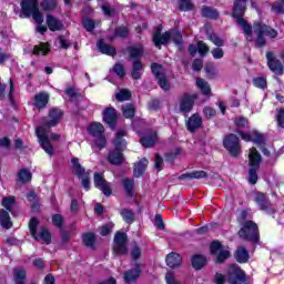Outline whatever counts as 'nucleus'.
I'll list each match as a JSON object with an SVG mask.
<instances>
[{
    "label": "nucleus",
    "mask_w": 284,
    "mask_h": 284,
    "mask_svg": "<svg viewBox=\"0 0 284 284\" xmlns=\"http://www.w3.org/2000/svg\"><path fill=\"white\" fill-rule=\"evenodd\" d=\"M239 134L243 139V141H252L256 145H263L265 141V136L258 133V131H253L251 134L240 131Z\"/></svg>",
    "instance_id": "15"
},
{
    "label": "nucleus",
    "mask_w": 284,
    "mask_h": 284,
    "mask_svg": "<svg viewBox=\"0 0 284 284\" xmlns=\"http://www.w3.org/2000/svg\"><path fill=\"white\" fill-rule=\"evenodd\" d=\"M266 59H267V65L274 74H283V63H281V60L276 59L273 52H267L266 53Z\"/></svg>",
    "instance_id": "13"
},
{
    "label": "nucleus",
    "mask_w": 284,
    "mask_h": 284,
    "mask_svg": "<svg viewBox=\"0 0 284 284\" xmlns=\"http://www.w3.org/2000/svg\"><path fill=\"white\" fill-rule=\"evenodd\" d=\"M165 283L166 284H183V282L179 281V278L176 277V274L172 271H169L165 274Z\"/></svg>",
    "instance_id": "50"
},
{
    "label": "nucleus",
    "mask_w": 284,
    "mask_h": 284,
    "mask_svg": "<svg viewBox=\"0 0 284 284\" xmlns=\"http://www.w3.org/2000/svg\"><path fill=\"white\" fill-rule=\"evenodd\" d=\"M151 70L156 79H160L161 77L165 75V71H163V65H161V64L152 63Z\"/></svg>",
    "instance_id": "45"
},
{
    "label": "nucleus",
    "mask_w": 284,
    "mask_h": 284,
    "mask_svg": "<svg viewBox=\"0 0 284 284\" xmlns=\"http://www.w3.org/2000/svg\"><path fill=\"white\" fill-rule=\"evenodd\" d=\"M37 227H39V220H37V217H32L29 222V230L32 239L39 241V235H37Z\"/></svg>",
    "instance_id": "43"
},
{
    "label": "nucleus",
    "mask_w": 284,
    "mask_h": 284,
    "mask_svg": "<svg viewBox=\"0 0 284 284\" xmlns=\"http://www.w3.org/2000/svg\"><path fill=\"white\" fill-rule=\"evenodd\" d=\"M226 281H227V277L221 273H216L213 277V283L215 284H225Z\"/></svg>",
    "instance_id": "61"
},
{
    "label": "nucleus",
    "mask_w": 284,
    "mask_h": 284,
    "mask_svg": "<svg viewBox=\"0 0 284 284\" xmlns=\"http://www.w3.org/2000/svg\"><path fill=\"white\" fill-rule=\"evenodd\" d=\"M191 263L194 270H203V266L207 265V258L203 255H193Z\"/></svg>",
    "instance_id": "28"
},
{
    "label": "nucleus",
    "mask_w": 284,
    "mask_h": 284,
    "mask_svg": "<svg viewBox=\"0 0 284 284\" xmlns=\"http://www.w3.org/2000/svg\"><path fill=\"white\" fill-rule=\"evenodd\" d=\"M39 239L41 241H44L47 243V245H48L52 241V235H50V232L48 230L41 229V231H40V233L38 235V241H39Z\"/></svg>",
    "instance_id": "51"
},
{
    "label": "nucleus",
    "mask_w": 284,
    "mask_h": 284,
    "mask_svg": "<svg viewBox=\"0 0 284 284\" xmlns=\"http://www.w3.org/2000/svg\"><path fill=\"white\" fill-rule=\"evenodd\" d=\"M204 70L209 77H216V67L213 63L206 64Z\"/></svg>",
    "instance_id": "64"
},
{
    "label": "nucleus",
    "mask_w": 284,
    "mask_h": 284,
    "mask_svg": "<svg viewBox=\"0 0 284 284\" xmlns=\"http://www.w3.org/2000/svg\"><path fill=\"white\" fill-rule=\"evenodd\" d=\"M0 225L4 227V230H10L12 227V220H10V213L6 210H0Z\"/></svg>",
    "instance_id": "34"
},
{
    "label": "nucleus",
    "mask_w": 284,
    "mask_h": 284,
    "mask_svg": "<svg viewBox=\"0 0 284 284\" xmlns=\"http://www.w3.org/2000/svg\"><path fill=\"white\" fill-rule=\"evenodd\" d=\"M223 145L231 156L236 158L241 154V143L239 142V136H236V134L231 133L226 135L223 140Z\"/></svg>",
    "instance_id": "9"
},
{
    "label": "nucleus",
    "mask_w": 284,
    "mask_h": 284,
    "mask_svg": "<svg viewBox=\"0 0 284 284\" xmlns=\"http://www.w3.org/2000/svg\"><path fill=\"white\" fill-rule=\"evenodd\" d=\"M113 252L118 256H125V254H128V234L121 232L115 233Z\"/></svg>",
    "instance_id": "8"
},
{
    "label": "nucleus",
    "mask_w": 284,
    "mask_h": 284,
    "mask_svg": "<svg viewBox=\"0 0 284 284\" xmlns=\"http://www.w3.org/2000/svg\"><path fill=\"white\" fill-rule=\"evenodd\" d=\"M236 23L242 28L246 39H250L252 41V26L247 23V21L243 18H236Z\"/></svg>",
    "instance_id": "31"
},
{
    "label": "nucleus",
    "mask_w": 284,
    "mask_h": 284,
    "mask_svg": "<svg viewBox=\"0 0 284 284\" xmlns=\"http://www.w3.org/2000/svg\"><path fill=\"white\" fill-rule=\"evenodd\" d=\"M93 183L98 190H101L104 196H112V187L110 184L103 179V173H94Z\"/></svg>",
    "instance_id": "12"
},
{
    "label": "nucleus",
    "mask_w": 284,
    "mask_h": 284,
    "mask_svg": "<svg viewBox=\"0 0 284 284\" xmlns=\"http://www.w3.org/2000/svg\"><path fill=\"white\" fill-rule=\"evenodd\" d=\"M41 8L45 12H52V10H57V0H44L41 3Z\"/></svg>",
    "instance_id": "44"
},
{
    "label": "nucleus",
    "mask_w": 284,
    "mask_h": 284,
    "mask_svg": "<svg viewBox=\"0 0 284 284\" xmlns=\"http://www.w3.org/2000/svg\"><path fill=\"white\" fill-rule=\"evenodd\" d=\"M27 272L26 268H13V281L16 284H26Z\"/></svg>",
    "instance_id": "30"
},
{
    "label": "nucleus",
    "mask_w": 284,
    "mask_h": 284,
    "mask_svg": "<svg viewBox=\"0 0 284 284\" xmlns=\"http://www.w3.org/2000/svg\"><path fill=\"white\" fill-rule=\"evenodd\" d=\"M141 276V264L136 263L132 270L124 273L125 283H134Z\"/></svg>",
    "instance_id": "19"
},
{
    "label": "nucleus",
    "mask_w": 284,
    "mask_h": 284,
    "mask_svg": "<svg viewBox=\"0 0 284 284\" xmlns=\"http://www.w3.org/2000/svg\"><path fill=\"white\" fill-rule=\"evenodd\" d=\"M103 121L110 128H114V123H116V111L114 108H106L103 112Z\"/></svg>",
    "instance_id": "22"
},
{
    "label": "nucleus",
    "mask_w": 284,
    "mask_h": 284,
    "mask_svg": "<svg viewBox=\"0 0 284 284\" xmlns=\"http://www.w3.org/2000/svg\"><path fill=\"white\" fill-rule=\"evenodd\" d=\"M194 101H196V97L190 93L182 94L179 98L180 112L182 114H189V112L194 108Z\"/></svg>",
    "instance_id": "10"
},
{
    "label": "nucleus",
    "mask_w": 284,
    "mask_h": 284,
    "mask_svg": "<svg viewBox=\"0 0 284 284\" xmlns=\"http://www.w3.org/2000/svg\"><path fill=\"white\" fill-rule=\"evenodd\" d=\"M121 183L124 187L126 196H130V199H132V196H134V180L125 178L121 181Z\"/></svg>",
    "instance_id": "32"
},
{
    "label": "nucleus",
    "mask_w": 284,
    "mask_h": 284,
    "mask_svg": "<svg viewBox=\"0 0 284 284\" xmlns=\"http://www.w3.org/2000/svg\"><path fill=\"white\" fill-rule=\"evenodd\" d=\"M122 112L125 119H132L134 118V113L136 112V110L134 109L133 104H126L122 106Z\"/></svg>",
    "instance_id": "47"
},
{
    "label": "nucleus",
    "mask_w": 284,
    "mask_h": 284,
    "mask_svg": "<svg viewBox=\"0 0 284 284\" xmlns=\"http://www.w3.org/2000/svg\"><path fill=\"white\" fill-rule=\"evenodd\" d=\"M202 16L206 19H219V11L212 7L204 6L202 8Z\"/></svg>",
    "instance_id": "38"
},
{
    "label": "nucleus",
    "mask_w": 284,
    "mask_h": 284,
    "mask_svg": "<svg viewBox=\"0 0 284 284\" xmlns=\"http://www.w3.org/2000/svg\"><path fill=\"white\" fill-rule=\"evenodd\" d=\"M120 214L123 221H125V223H128L129 225L132 224L133 221H135L134 211L130 209H122Z\"/></svg>",
    "instance_id": "39"
},
{
    "label": "nucleus",
    "mask_w": 284,
    "mask_h": 284,
    "mask_svg": "<svg viewBox=\"0 0 284 284\" xmlns=\"http://www.w3.org/2000/svg\"><path fill=\"white\" fill-rule=\"evenodd\" d=\"M253 32L256 34V48H263L267 43L265 37H271V39H276V37H278V31L271 29L267 24L261 21L254 22Z\"/></svg>",
    "instance_id": "4"
},
{
    "label": "nucleus",
    "mask_w": 284,
    "mask_h": 284,
    "mask_svg": "<svg viewBox=\"0 0 284 284\" xmlns=\"http://www.w3.org/2000/svg\"><path fill=\"white\" fill-rule=\"evenodd\" d=\"M158 83H159L160 88L162 90H164L165 92H168V90H170V84L168 83V78H165V75H161L160 78H158Z\"/></svg>",
    "instance_id": "57"
},
{
    "label": "nucleus",
    "mask_w": 284,
    "mask_h": 284,
    "mask_svg": "<svg viewBox=\"0 0 284 284\" xmlns=\"http://www.w3.org/2000/svg\"><path fill=\"white\" fill-rule=\"evenodd\" d=\"M114 227V224L109 223V224H104L100 227V234L101 236H108V234H110L112 232V229Z\"/></svg>",
    "instance_id": "58"
},
{
    "label": "nucleus",
    "mask_w": 284,
    "mask_h": 284,
    "mask_svg": "<svg viewBox=\"0 0 284 284\" xmlns=\"http://www.w3.org/2000/svg\"><path fill=\"white\" fill-rule=\"evenodd\" d=\"M148 159L143 158L134 165L133 174L135 179H139L140 176H143V173L145 172L148 168Z\"/></svg>",
    "instance_id": "26"
},
{
    "label": "nucleus",
    "mask_w": 284,
    "mask_h": 284,
    "mask_svg": "<svg viewBox=\"0 0 284 284\" xmlns=\"http://www.w3.org/2000/svg\"><path fill=\"white\" fill-rule=\"evenodd\" d=\"M210 250H211V254H219L221 250H223V245L220 244V242H212Z\"/></svg>",
    "instance_id": "62"
},
{
    "label": "nucleus",
    "mask_w": 284,
    "mask_h": 284,
    "mask_svg": "<svg viewBox=\"0 0 284 284\" xmlns=\"http://www.w3.org/2000/svg\"><path fill=\"white\" fill-rule=\"evenodd\" d=\"M27 199L31 202L32 212H39V195H37L34 191H30L29 194H27Z\"/></svg>",
    "instance_id": "37"
},
{
    "label": "nucleus",
    "mask_w": 284,
    "mask_h": 284,
    "mask_svg": "<svg viewBox=\"0 0 284 284\" xmlns=\"http://www.w3.org/2000/svg\"><path fill=\"white\" fill-rule=\"evenodd\" d=\"M73 174L81 180L82 186L88 191L90 190V173L85 171V168L81 166L79 158H73L71 160Z\"/></svg>",
    "instance_id": "7"
},
{
    "label": "nucleus",
    "mask_w": 284,
    "mask_h": 284,
    "mask_svg": "<svg viewBox=\"0 0 284 284\" xmlns=\"http://www.w3.org/2000/svg\"><path fill=\"white\" fill-rule=\"evenodd\" d=\"M61 119H63V111L59 108H52L49 110L48 118L42 119V125L36 128V134L40 146L50 156L54 154V146H52V143H50L45 128H57V125L61 123Z\"/></svg>",
    "instance_id": "1"
},
{
    "label": "nucleus",
    "mask_w": 284,
    "mask_h": 284,
    "mask_svg": "<svg viewBox=\"0 0 284 284\" xmlns=\"http://www.w3.org/2000/svg\"><path fill=\"white\" fill-rule=\"evenodd\" d=\"M20 6V19H30V17H32L34 23L38 26L43 23V14L39 11L38 0H22Z\"/></svg>",
    "instance_id": "2"
},
{
    "label": "nucleus",
    "mask_w": 284,
    "mask_h": 284,
    "mask_svg": "<svg viewBox=\"0 0 284 284\" xmlns=\"http://www.w3.org/2000/svg\"><path fill=\"white\" fill-rule=\"evenodd\" d=\"M207 37L217 48H223V45H225V40L221 39L216 33H207Z\"/></svg>",
    "instance_id": "46"
},
{
    "label": "nucleus",
    "mask_w": 284,
    "mask_h": 284,
    "mask_svg": "<svg viewBox=\"0 0 284 284\" xmlns=\"http://www.w3.org/2000/svg\"><path fill=\"white\" fill-rule=\"evenodd\" d=\"M153 43L155 48H161L162 45H168L170 43L169 31L161 34V27H158L153 33Z\"/></svg>",
    "instance_id": "14"
},
{
    "label": "nucleus",
    "mask_w": 284,
    "mask_h": 284,
    "mask_svg": "<svg viewBox=\"0 0 284 284\" xmlns=\"http://www.w3.org/2000/svg\"><path fill=\"white\" fill-rule=\"evenodd\" d=\"M170 39H172L173 43H176V45L181 44V41H183V36H181V32L179 31H169Z\"/></svg>",
    "instance_id": "52"
},
{
    "label": "nucleus",
    "mask_w": 284,
    "mask_h": 284,
    "mask_svg": "<svg viewBox=\"0 0 284 284\" xmlns=\"http://www.w3.org/2000/svg\"><path fill=\"white\" fill-rule=\"evenodd\" d=\"M49 101H50V94L48 92H40L34 95L33 105L38 110H43L44 108H47Z\"/></svg>",
    "instance_id": "16"
},
{
    "label": "nucleus",
    "mask_w": 284,
    "mask_h": 284,
    "mask_svg": "<svg viewBox=\"0 0 284 284\" xmlns=\"http://www.w3.org/2000/svg\"><path fill=\"white\" fill-rule=\"evenodd\" d=\"M272 10L276 14H284V0H282L281 2L273 3L272 4Z\"/></svg>",
    "instance_id": "55"
},
{
    "label": "nucleus",
    "mask_w": 284,
    "mask_h": 284,
    "mask_svg": "<svg viewBox=\"0 0 284 284\" xmlns=\"http://www.w3.org/2000/svg\"><path fill=\"white\" fill-rule=\"evenodd\" d=\"M83 244L85 247H90L91 250H97L94 244L97 243V235L94 233H85L82 236Z\"/></svg>",
    "instance_id": "35"
},
{
    "label": "nucleus",
    "mask_w": 284,
    "mask_h": 284,
    "mask_svg": "<svg viewBox=\"0 0 284 284\" xmlns=\"http://www.w3.org/2000/svg\"><path fill=\"white\" fill-rule=\"evenodd\" d=\"M178 4L181 12H189L190 10H194V3L192 0H179Z\"/></svg>",
    "instance_id": "40"
},
{
    "label": "nucleus",
    "mask_w": 284,
    "mask_h": 284,
    "mask_svg": "<svg viewBox=\"0 0 284 284\" xmlns=\"http://www.w3.org/2000/svg\"><path fill=\"white\" fill-rule=\"evenodd\" d=\"M235 261H237V263H247V261H250V253L245 246L237 247L235 252Z\"/></svg>",
    "instance_id": "27"
},
{
    "label": "nucleus",
    "mask_w": 284,
    "mask_h": 284,
    "mask_svg": "<svg viewBox=\"0 0 284 284\" xmlns=\"http://www.w3.org/2000/svg\"><path fill=\"white\" fill-rule=\"evenodd\" d=\"M156 131H149L146 135L141 138L140 143L143 148H154V143H156Z\"/></svg>",
    "instance_id": "21"
},
{
    "label": "nucleus",
    "mask_w": 284,
    "mask_h": 284,
    "mask_svg": "<svg viewBox=\"0 0 284 284\" xmlns=\"http://www.w3.org/2000/svg\"><path fill=\"white\" fill-rule=\"evenodd\" d=\"M203 114L206 119H212L216 116V110H214L212 106H205L203 109Z\"/></svg>",
    "instance_id": "60"
},
{
    "label": "nucleus",
    "mask_w": 284,
    "mask_h": 284,
    "mask_svg": "<svg viewBox=\"0 0 284 284\" xmlns=\"http://www.w3.org/2000/svg\"><path fill=\"white\" fill-rule=\"evenodd\" d=\"M113 72L120 77V79H123L125 77V67L121 63H115L113 67Z\"/></svg>",
    "instance_id": "54"
},
{
    "label": "nucleus",
    "mask_w": 284,
    "mask_h": 284,
    "mask_svg": "<svg viewBox=\"0 0 284 284\" xmlns=\"http://www.w3.org/2000/svg\"><path fill=\"white\" fill-rule=\"evenodd\" d=\"M234 123H235L236 128H245V125H247L248 121H247V118H245V116H239L234 120Z\"/></svg>",
    "instance_id": "63"
},
{
    "label": "nucleus",
    "mask_w": 284,
    "mask_h": 284,
    "mask_svg": "<svg viewBox=\"0 0 284 284\" xmlns=\"http://www.w3.org/2000/svg\"><path fill=\"white\" fill-rule=\"evenodd\" d=\"M182 261L183 260L181 258V255L174 252L170 253L166 256V265L173 270L176 267H181Z\"/></svg>",
    "instance_id": "23"
},
{
    "label": "nucleus",
    "mask_w": 284,
    "mask_h": 284,
    "mask_svg": "<svg viewBox=\"0 0 284 284\" xmlns=\"http://www.w3.org/2000/svg\"><path fill=\"white\" fill-rule=\"evenodd\" d=\"M47 26L51 32H59L64 28L63 22L52 14L47 16Z\"/></svg>",
    "instance_id": "20"
},
{
    "label": "nucleus",
    "mask_w": 284,
    "mask_h": 284,
    "mask_svg": "<svg viewBox=\"0 0 284 284\" xmlns=\"http://www.w3.org/2000/svg\"><path fill=\"white\" fill-rule=\"evenodd\" d=\"M16 199L14 196H8L2 200V206L8 210V212H11L12 214V209L14 207Z\"/></svg>",
    "instance_id": "48"
},
{
    "label": "nucleus",
    "mask_w": 284,
    "mask_h": 284,
    "mask_svg": "<svg viewBox=\"0 0 284 284\" xmlns=\"http://www.w3.org/2000/svg\"><path fill=\"white\" fill-rule=\"evenodd\" d=\"M245 10H247V0H235L233 6V17L234 19H241L245 16Z\"/></svg>",
    "instance_id": "18"
},
{
    "label": "nucleus",
    "mask_w": 284,
    "mask_h": 284,
    "mask_svg": "<svg viewBox=\"0 0 284 284\" xmlns=\"http://www.w3.org/2000/svg\"><path fill=\"white\" fill-rule=\"evenodd\" d=\"M237 234L243 241L258 243V225L252 221L244 222Z\"/></svg>",
    "instance_id": "6"
},
{
    "label": "nucleus",
    "mask_w": 284,
    "mask_h": 284,
    "mask_svg": "<svg viewBox=\"0 0 284 284\" xmlns=\"http://www.w3.org/2000/svg\"><path fill=\"white\" fill-rule=\"evenodd\" d=\"M97 45L102 54H108L109 57H114L116 54V49L110 44H105L103 40L98 41Z\"/></svg>",
    "instance_id": "29"
},
{
    "label": "nucleus",
    "mask_w": 284,
    "mask_h": 284,
    "mask_svg": "<svg viewBox=\"0 0 284 284\" xmlns=\"http://www.w3.org/2000/svg\"><path fill=\"white\" fill-rule=\"evenodd\" d=\"M129 61H139L143 57V45L129 47Z\"/></svg>",
    "instance_id": "24"
},
{
    "label": "nucleus",
    "mask_w": 284,
    "mask_h": 284,
    "mask_svg": "<svg viewBox=\"0 0 284 284\" xmlns=\"http://www.w3.org/2000/svg\"><path fill=\"white\" fill-rule=\"evenodd\" d=\"M201 125H203V118H201L199 113H194L186 121V129L189 132H196Z\"/></svg>",
    "instance_id": "17"
},
{
    "label": "nucleus",
    "mask_w": 284,
    "mask_h": 284,
    "mask_svg": "<svg viewBox=\"0 0 284 284\" xmlns=\"http://www.w3.org/2000/svg\"><path fill=\"white\" fill-rule=\"evenodd\" d=\"M105 135H98L97 139L94 140V145H97V148H99V150H103V148H105Z\"/></svg>",
    "instance_id": "59"
},
{
    "label": "nucleus",
    "mask_w": 284,
    "mask_h": 284,
    "mask_svg": "<svg viewBox=\"0 0 284 284\" xmlns=\"http://www.w3.org/2000/svg\"><path fill=\"white\" fill-rule=\"evenodd\" d=\"M248 160L251 168L248 170V183H251V185H256L258 181V174L256 172L258 171L262 161L261 153H258L256 148L250 149Z\"/></svg>",
    "instance_id": "5"
},
{
    "label": "nucleus",
    "mask_w": 284,
    "mask_h": 284,
    "mask_svg": "<svg viewBox=\"0 0 284 284\" xmlns=\"http://www.w3.org/2000/svg\"><path fill=\"white\" fill-rule=\"evenodd\" d=\"M40 52H42L44 55L48 54V52H50V47H48L45 43H41L40 47L36 45L33 48V54H39Z\"/></svg>",
    "instance_id": "53"
},
{
    "label": "nucleus",
    "mask_w": 284,
    "mask_h": 284,
    "mask_svg": "<svg viewBox=\"0 0 284 284\" xmlns=\"http://www.w3.org/2000/svg\"><path fill=\"white\" fill-rule=\"evenodd\" d=\"M192 180V179H207V172L205 171H192L190 173H184L179 176L180 181Z\"/></svg>",
    "instance_id": "25"
},
{
    "label": "nucleus",
    "mask_w": 284,
    "mask_h": 284,
    "mask_svg": "<svg viewBox=\"0 0 284 284\" xmlns=\"http://www.w3.org/2000/svg\"><path fill=\"white\" fill-rule=\"evenodd\" d=\"M255 203L258 205L262 212H266L267 214H274L276 212L272 205V202H270V197H267L265 193H257L255 195Z\"/></svg>",
    "instance_id": "11"
},
{
    "label": "nucleus",
    "mask_w": 284,
    "mask_h": 284,
    "mask_svg": "<svg viewBox=\"0 0 284 284\" xmlns=\"http://www.w3.org/2000/svg\"><path fill=\"white\" fill-rule=\"evenodd\" d=\"M103 132H105V128H103V124L99 122H94L89 126V134L92 136H101L103 135Z\"/></svg>",
    "instance_id": "33"
},
{
    "label": "nucleus",
    "mask_w": 284,
    "mask_h": 284,
    "mask_svg": "<svg viewBox=\"0 0 284 284\" xmlns=\"http://www.w3.org/2000/svg\"><path fill=\"white\" fill-rule=\"evenodd\" d=\"M132 99V93L128 89H122L115 94V100L123 102V101H130Z\"/></svg>",
    "instance_id": "42"
},
{
    "label": "nucleus",
    "mask_w": 284,
    "mask_h": 284,
    "mask_svg": "<svg viewBox=\"0 0 284 284\" xmlns=\"http://www.w3.org/2000/svg\"><path fill=\"white\" fill-rule=\"evenodd\" d=\"M18 179L21 183H29V181H32V173L28 169H21L18 172Z\"/></svg>",
    "instance_id": "41"
},
{
    "label": "nucleus",
    "mask_w": 284,
    "mask_h": 284,
    "mask_svg": "<svg viewBox=\"0 0 284 284\" xmlns=\"http://www.w3.org/2000/svg\"><path fill=\"white\" fill-rule=\"evenodd\" d=\"M130 34V29L128 27H119L115 29V37H120L122 39H125Z\"/></svg>",
    "instance_id": "56"
},
{
    "label": "nucleus",
    "mask_w": 284,
    "mask_h": 284,
    "mask_svg": "<svg viewBox=\"0 0 284 284\" xmlns=\"http://www.w3.org/2000/svg\"><path fill=\"white\" fill-rule=\"evenodd\" d=\"M230 256H232V254L230 253V251L222 248V250L217 253L215 263H225V261H227V258H230Z\"/></svg>",
    "instance_id": "49"
},
{
    "label": "nucleus",
    "mask_w": 284,
    "mask_h": 284,
    "mask_svg": "<svg viewBox=\"0 0 284 284\" xmlns=\"http://www.w3.org/2000/svg\"><path fill=\"white\" fill-rule=\"evenodd\" d=\"M124 136L125 131H119L116 133L114 140L115 149L110 151L108 155V161L111 165H121L123 161H125V158H123V150L125 149V140H123Z\"/></svg>",
    "instance_id": "3"
},
{
    "label": "nucleus",
    "mask_w": 284,
    "mask_h": 284,
    "mask_svg": "<svg viewBox=\"0 0 284 284\" xmlns=\"http://www.w3.org/2000/svg\"><path fill=\"white\" fill-rule=\"evenodd\" d=\"M196 85L201 90L202 94H204L205 97H210V94L212 93L210 83H207V81H205L203 78L196 79Z\"/></svg>",
    "instance_id": "36"
}]
</instances>
